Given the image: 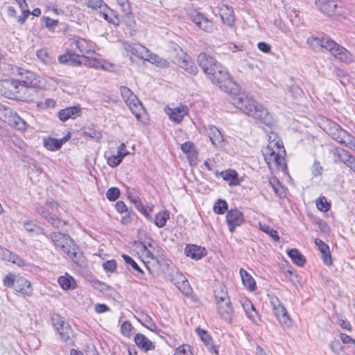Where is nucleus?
Here are the masks:
<instances>
[{
    "label": "nucleus",
    "mask_w": 355,
    "mask_h": 355,
    "mask_svg": "<svg viewBox=\"0 0 355 355\" xmlns=\"http://www.w3.org/2000/svg\"><path fill=\"white\" fill-rule=\"evenodd\" d=\"M198 62L214 84L231 95L232 102L236 107L267 125L272 124L273 119L268 110L252 97L239 92L237 85L233 82L228 72L212 56L201 53L198 56Z\"/></svg>",
    "instance_id": "obj_1"
},
{
    "label": "nucleus",
    "mask_w": 355,
    "mask_h": 355,
    "mask_svg": "<svg viewBox=\"0 0 355 355\" xmlns=\"http://www.w3.org/2000/svg\"><path fill=\"white\" fill-rule=\"evenodd\" d=\"M262 154L270 170L286 168L284 160L286 150L282 141L275 133L270 132L268 135V144L267 146L263 148Z\"/></svg>",
    "instance_id": "obj_2"
},
{
    "label": "nucleus",
    "mask_w": 355,
    "mask_h": 355,
    "mask_svg": "<svg viewBox=\"0 0 355 355\" xmlns=\"http://www.w3.org/2000/svg\"><path fill=\"white\" fill-rule=\"evenodd\" d=\"M49 238L53 244L66 253L74 263L79 266L85 263L84 257L78 252V246L69 236L60 232H53L49 235Z\"/></svg>",
    "instance_id": "obj_3"
},
{
    "label": "nucleus",
    "mask_w": 355,
    "mask_h": 355,
    "mask_svg": "<svg viewBox=\"0 0 355 355\" xmlns=\"http://www.w3.org/2000/svg\"><path fill=\"white\" fill-rule=\"evenodd\" d=\"M120 92L123 101L129 107L132 113L138 121H141V113L143 111V106L139 98L125 86H121Z\"/></svg>",
    "instance_id": "obj_4"
},
{
    "label": "nucleus",
    "mask_w": 355,
    "mask_h": 355,
    "mask_svg": "<svg viewBox=\"0 0 355 355\" xmlns=\"http://www.w3.org/2000/svg\"><path fill=\"white\" fill-rule=\"evenodd\" d=\"M58 205L54 201L46 202L44 207L37 209L38 213L46 219L54 227L60 228L65 225V222L59 219L55 212L58 211Z\"/></svg>",
    "instance_id": "obj_5"
},
{
    "label": "nucleus",
    "mask_w": 355,
    "mask_h": 355,
    "mask_svg": "<svg viewBox=\"0 0 355 355\" xmlns=\"http://www.w3.org/2000/svg\"><path fill=\"white\" fill-rule=\"evenodd\" d=\"M173 62L189 74H196L197 72V68L190 56L182 51L177 53L173 59Z\"/></svg>",
    "instance_id": "obj_6"
},
{
    "label": "nucleus",
    "mask_w": 355,
    "mask_h": 355,
    "mask_svg": "<svg viewBox=\"0 0 355 355\" xmlns=\"http://www.w3.org/2000/svg\"><path fill=\"white\" fill-rule=\"evenodd\" d=\"M270 303L272 306L275 314L279 322L286 327H290L291 324V320L288 316L287 311L279 300L276 297H271Z\"/></svg>",
    "instance_id": "obj_7"
},
{
    "label": "nucleus",
    "mask_w": 355,
    "mask_h": 355,
    "mask_svg": "<svg viewBox=\"0 0 355 355\" xmlns=\"http://www.w3.org/2000/svg\"><path fill=\"white\" fill-rule=\"evenodd\" d=\"M329 42L330 46L327 50L333 56L345 62H350L352 60L351 53L345 48L340 46L333 40Z\"/></svg>",
    "instance_id": "obj_8"
},
{
    "label": "nucleus",
    "mask_w": 355,
    "mask_h": 355,
    "mask_svg": "<svg viewBox=\"0 0 355 355\" xmlns=\"http://www.w3.org/2000/svg\"><path fill=\"white\" fill-rule=\"evenodd\" d=\"M19 86L17 80H4L1 83L0 90L5 96L13 98L19 93Z\"/></svg>",
    "instance_id": "obj_9"
},
{
    "label": "nucleus",
    "mask_w": 355,
    "mask_h": 355,
    "mask_svg": "<svg viewBox=\"0 0 355 355\" xmlns=\"http://www.w3.org/2000/svg\"><path fill=\"white\" fill-rule=\"evenodd\" d=\"M164 112L171 121L180 123L183 120L184 117L188 114L189 108L184 105H181L174 108L166 106L164 107Z\"/></svg>",
    "instance_id": "obj_10"
},
{
    "label": "nucleus",
    "mask_w": 355,
    "mask_h": 355,
    "mask_svg": "<svg viewBox=\"0 0 355 355\" xmlns=\"http://www.w3.org/2000/svg\"><path fill=\"white\" fill-rule=\"evenodd\" d=\"M315 3L318 10L327 16L339 13L338 9L340 8V6H338L334 0H316Z\"/></svg>",
    "instance_id": "obj_11"
},
{
    "label": "nucleus",
    "mask_w": 355,
    "mask_h": 355,
    "mask_svg": "<svg viewBox=\"0 0 355 355\" xmlns=\"http://www.w3.org/2000/svg\"><path fill=\"white\" fill-rule=\"evenodd\" d=\"M329 37L322 35H311L306 40V44L314 51H320L322 49L327 50L331 42Z\"/></svg>",
    "instance_id": "obj_12"
},
{
    "label": "nucleus",
    "mask_w": 355,
    "mask_h": 355,
    "mask_svg": "<svg viewBox=\"0 0 355 355\" xmlns=\"http://www.w3.org/2000/svg\"><path fill=\"white\" fill-rule=\"evenodd\" d=\"M122 46L127 54H130L131 55L143 60L146 58V54L148 53V49L141 44H132L127 42H122Z\"/></svg>",
    "instance_id": "obj_13"
},
{
    "label": "nucleus",
    "mask_w": 355,
    "mask_h": 355,
    "mask_svg": "<svg viewBox=\"0 0 355 355\" xmlns=\"http://www.w3.org/2000/svg\"><path fill=\"white\" fill-rule=\"evenodd\" d=\"M226 220L229 226V230L233 232L235 227L241 225L243 222V214L237 209L229 211L226 215Z\"/></svg>",
    "instance_id": "obj_14"
},
{
    "label": "nucleus",
    "mask_w": 355,
    "mask_h": 355,
    "mask_svg": "<svg viewBox=\"0 0 355 355\" xmlns=\"http://www.w3.org/2000/svg\"><path fill=\"white\" fill-rule=\"evenodd\" d=\"M218 313L223 320H226L228 323H232L233 315V308L230 300L222 302L217 304Z\"/></svg>",
    "instance_id": "obj_15"
},
{
    "label": "nucleus",
    "mask_w": 355,
    "mask_h": 355,
    "mask_svg": "<svg viewBox=\"0 0 355 355\" xmlns=\"http://www.w3.org/2000/svg\"><path fill=\"white\" fill-rule=\"evenodd\" d=\"M211 144L216 147H222L224 143V138L220 131L214 125H210L206 128Z\"/></svg>",
    "instance_id": "obj_16"
},
{
    "label": "nucleus",
    "mask_w": 355,
    "mask_h": 355,
    "mask_svg": "<svg viewBox=\"0 0 355 355\" xmlns=\"http://www.w3.org/2000/svg\"><path fill=\"white\" fill-rule=\"evenodd\" d=\"M58 61L60 64H68L71 66H79L83 62L80 60V56L70 50L59 55Z\"/></svg>",
    "instance_id": "obj_17"
},
{
    "label": "nucleus",
    "mask_w": 355,
    "mask_h": 355,
    "mask_svg": "<svg viewBox=\"0 0 355 355\" xmlns=\"http://www.w3.org/2000/svg\"><path fill=\"white\" fill-rule=\"evenodd\" d=\"M184 254L191 259L199 260L207 254V252L204 248L193 244H189L185 247Z\"/></svg>",
    "instance_id": "obj_18"
},
{
    "label": "nucleus",
    "mask_w": 355,
    "mask_h": 355,
    "mask_svg": "<svg viewBox=\"0 0 355 355\" xmlns=\"http://www.w3.org/2000/svg\"><path fill=\"white\" fill-rule=\"evenodd\" d=\"M220 16L223 22L229 26H232L234 23V14L233 10L227 5L222 4L219 7Z\"/></svg>",
    "instance_id": "obj_19"
},
{
    "label": "nucleus",
    "mask_w": 355,
    "mask_h": 355,
    "mask_svg": "<svg viewBox=\"0 0 355 355\" xmlns=\"http://www.w3.org/2000/svg\"><path fill=\"white\" fill-rule=\"evenodd\" d=\"M20 81L26 87H37L39 85L37 76L29 71L23 70L19 73Z\"/></svg>",
    "instance_id": "obj_20"
},
{
    "label": "nucleus",
    "mask_w": 355,
    "mask_h": 355,
    "mask_svg": "<svg viewBox=\"0 0 355 355\" xmlns=\"http://www.w3.org/2000/svg\"><path fill=\"white\" fill-rule=\"evenodd\" d=\"M15 290L27 296H31L33 293L31 282L23 277L17 279Z\"/></svg>",
    "instance_id": "obj_21"
},
{
    "label": "nucleus",
    "mask_w": 355,
    "mask_h": 355,
    "mask_svg": "<svg viewBox=\"0 0 355 355\" xmlns=\"http://www.w3.org/2000/svg\"><path fill=\"white\" fill-rule=\"evenodd\" d=\"M135 342L139 348L144 352L154 349L155 346L147 337L142 334H137L135 336Z\"/></svg>",
    "instance_id": "obj_22"
},
{
    "label": "nucleus",
    "mask_w": 355,
    "mask_h": 355,
    "mask_svg": "<svg viewBox=\"0 0 355 355\" xmlns=\"http://www.w3.org/2000/svg\"><path fill=\"white\" fill-rule=\"evenodd\" d=\"M335 154L338 155V159L346 163L355 172V157L350 155L348 151L338 148L335 150Z\"/></svg>",
    "instance_id": "obj_23"
},
{
    "label": "nucleus",
    "mask_w": 355,
    "mask_h": 355,
    "mask_svg": "<svg viewBox=\"0 0 355 355\" xmlns=\"http://www.w3.org/2000/svg\"><path fill=\"white\" fill-rule=\"evenodd\" d=\"M80 110L76 107H69L61 110L58 113L60 121H66L69 119H76L80 115Z\"/></svg>",
    "instance_id": "obj_24"
},
{
    "label": "nucleus",
    "mask_w": 355,
    "mask_h": 355,
    "mask_svg": "<svg viewBox=\"0 0 355 355\" xmlns=\"http://www.w3.org/2000/svg\"><path fill=\"white\" fill-rule=\"evenodd\" d=\"M76 48L84 53L94 52L95 46L93 42L87 41L83 38H78L74 41Z\"/></svg>",
    "instance_id": "obj_25"
},
{
    "label": "nucleus",
    "mask_w": 355,
    "mask_h": 355,
    "mask_svg": "<svg viewBox=\"0 0 355 355\" xmlns=\"http://www.w3.org/2000/svg\"><path fill=\"white\" fill-rule=\"evenodd\" d=\"M144 60L159 67L166 68L169 67V63L166 59L160 58L156 54L150 53L149 50L148 53L146 54V58H144Z\"/></svg>",
    "instance_id": "obj_26"
},
{
    "label": "nucleus",
    "mask_w": 355,
    "mask_h": 355,
    "mask_svg": "<svg viewBox=\"0 0 355 355\" xmlns=\"http://www.w3.org/2000/svg\"><path fill=\"white\" fill-rule=\"evenodd\" d=\"M240 275L244 286L250 291H254L256 288V282L253 277L243 268L240 269Z\"/></svg>",
    "instance_id": "obj_27"
},
{
    "label": "nucleus",
    "mask_w": 355,
    "mask_h": 355,
    "mask_svg": "<svg viewBox=\"0 0 355 355\" xmlns=\"http://www.w3.org/2000/svg\"><path fill=\"white\" fill-rule=\"evenodd\" d=\"M198 335L200 336L201 340L207 346L208 349L216 354H218V349L215 345L211 343V338L208 333L200 328L196 329Z\"/></svg>",
    "instance_id": "obj_28"
},
{
    "label": "nucleus",
    "mask_w": 355,
    "mask_h": 355,
    "mask_svg": "<svg viewBox=\"0 0 355 355\" xmlns=\"http://www.w3.org/2000/svg\"><path fill=\"white\" fill-rule=\"evenodd\" d=\"M220 175L225 180L229 182L230 186H236L240 183L238 173L234 170H226L221 172Z\"/></svg>",
    "instance_id": "obj_29"
},
{
    "label": "nucleus",
    "mask_w": 355,
    "mask_h": 355,
    "mask_svg": "<svg viewBox=\"0 0 355 355\" xmlns=\"http://www.w3.org/2000/svg\"><path fill=\"white\" fill-rule=\"evenodd\" d=\"M67 140V137H64L62 139H55L53 138H48L44 140V147L50 150H59L64 142Z\"/></svg>",
    "instance_id": "obj_30"
},
{
    "label": "nucleus",
    "mask_w": 355,
    "mask_h": 355,
    "mask_svg": "<svg viewBox=\"0 0 355 355\" xmlns=\"http://www.w3.org/2000/svg\"><path fill=\"white\" fill-rule=\"evenodd\" d=\"M62 325L57 330L62 340L65 343H69L72 340L73 331L68 323L64 322Z\"/></svg>",
    "instance_id": "obj_31"
},
{
    "label": "nucleus",
    "mask_w": 355,
    "mask_h": 355,
    "mask_svg": "<svg viewBox=\"0 0 355 355\" xmlns=\"http://www.w3.org/2000/svg\"><path fill=\"white\" fill-rule=\"evenodd\" d=\"M242 306L248 318L253 322H257V312L256 311L252 303L248 300H245L242 302Z\"/></svg>",
    "instance_id": "obj_32"
},
{
    "label": "nucleus",
    "mask_w": 355,
    "mask_h": 355,
    "mask_svg": "<svg viewBox=\"0 0 355 355\" xmlns=\"http://www.w3.org/2000/svg\"><path fill=\"white\" fill-rule=\"evenodd\" d=\"M58 283L64 290L73 289L76 285L75 279L67 273L59 277Z\"/></svg>",
    "instance_id": "obj_33"
},
{
    "label": "nucleus",
    "mask_w": 355,
    "mask_h": 355,
    "mask_svg": "<svg viewBox=\"0 0 355 355\" xmlns=\"http://www.w3.org/2000/svg\"><path fill=\"white\" fill-rule=\"evenodd\" d=\"M288 256L292 259L293 262L299 266H302L306 261L304 256L295 248L291 249L288 252Z\"/></svg>",
    "instance_id": "obj_34"
},
{
    "label": "nucleus",
    "mask_w": 355,
    "mask_h": 355,
    "mask_svg": "<svg viewBox=\"0 0 355 355\" xmlns=\"http://www.w3.org/2000/svg\"><path fill=\"white\" fill-rule=\"evenodd\" d=\"M215 298L217 304L230 300L226 288L224 285H219L215 290Z\"/></svg>",
    "instance_id": "obj_35"
},
{
    "label": "nucleus",
    "mask_w": 355,
    "mask_h": 355,
    "mask_svg": "<svg viewBox=\"0 0 355 355\" xmlns=\"http://www.w3.org/2000/svg\"><path fill=\"white\" fill-rule=\"evenodd\" d=\"M10 123L12 126H14L17 130L23 132L26 130L28 127L26 121L17 115L12 116L10 121Z\"/></svg>",
    "instance_id": "obj_36"
},
{
    "label": "nucleus",
    "mask_w": 355,
    "mask_h": 355,
    "mask_svg": "<svg viewBox=\"0 0 355 355\" xmlns=\"http://www.w3.org/2000/svg\"><path fill=\"white\" fill-rule=\"evenodd\" d=\"M139 321L149 330L156 332L157 327L153 321L152 318L148 315H141Z\"/></svg>",
    "instance_id": "obj_37"
},
{
    "label": "nucleus",
    "mask_w": 355,
    "mask_h": 355,
    "mask_svg": "<svg viewBox=\"0 0 355 355\" xmlns=\"http://www.w3.org/2000/svg\"><path fill=\"white\" fill-rule=\"evenodd\" d=\"M169 218V213L166 211L159 212L154 219V223L158 227H162L166 225V220Z\"/></svg>",
    "instance_id": "obj_38"
},
{
    "label": "nucleus",
    "mask_w": 355,
    "mask_h": 355,
    "mask_svg": "<svg viewBox=\"0 0 355 355\" xmlns=\"http://www.w3.org/2000/svg\"><path fill=\"white\" fill-rule=\"evenodd\" d=\"M259 229L272 237L274 241H278L279 240L278 232L275 230L271 228L269 225L259 223Z\"/></svg>",
    "instance_id": "obj_39"
},
{
    "label": "nucleus",
    "mask_w": 355,
    "mask_h": 355,
    "mask_svg": "<svg viewBox=\"0 0 355 355\" xmlns=\"http://www.w3.org/2000/svg\"><path fill=\"white\" fill-rule=\"evenodd\" d=\"M84 64L87 67L99 69L101 60L89 56H83Z\"/></svg>",
    "instance_id": "obj_40"
},
{
    "label": "nucleus",
    "mask_w": 355,
    "mask_h": 355,
    "mask_svg": "<svg viewBox=\"0 0 355 355\" xmlns=\"http://www.w3.org/2000/svg\"><path fill=\"white\" fill-rule=\"evenodd\" d=\"M214 211L218 214H223L227 209V203L223 200L218 199L214 205Z\"/></svg>",
    "instance_id": "obj_41"
},
{
    "label": "nucleus",
    "mask_w": 355,
    "mask_h": 355,
    "mask_svg": "<svg viewBox=\"0 0 355 355\" xmlns=\"http://www.w3.org/2000/svg\"><path fill=\"white\" fill-rule=\"evenodd\" d=\"M24 227L25 230L29 233H33L35 232H38V231H40L42 234H44V232L42 231V229H41L32 220L24 222Z\"/></svg>",
    "instance_id": "obj_42"
},
{
    "label": "nucleus",
    "mask_w": 355,
    "mask_h": 355,
    "mask_svg": "<svg viewBox=\"0 0 355 355\" xmlns=\"http://www.w3.org/2000/svg\"><path fill=\"white\" fill-rule=\"evenodd\" d=\"M173 355H192L191 347L186 344L180 345L175 349Z\"/></svg>",
    "instance_id": "obj_43"
},
{
    "label": "nucleus",
    "mask_w": 355,
    "mask_h": 355,
    "mask_svg": "<svg viewBox=\"0 0 355 355\" xmlns=\"http://www.w3.org/2000/svg\"><path fill=\"white\" fill-rule=\"evenodd\" d=\"M316 206L322 211H327L330 209V205L325 197L319 198L316 200Z\"/></svg>",
    "instance_id": "obj_44"
},
{
    "label": "nucleus",
    "mask_w": 355,
    "mask_h": 355,
    "mask_svg": "<svg viewBox=\"0 0 355 355\" xmlns=\"http://www.w3.org/2000/svg\"><path fill=\"white\" fill-rule=\"evenodd\" d=\"M16 276L13 273H9L6 276L4 277L3 279V285L6 287L11 288L15 287L16 284Z\"/></svg>",
    "instance_id": "obj_45"
},
{
    "label": "nucleus",
    "mask_w": 355,
    "mask_h": 355,
    "mask_svg": "<svg viewBox=\"0 0 355 355\" xmlns=\"http://www.w3.org/2000/svg\"><path fill=\"white\" fill-rule=\"evenodd\" d=\"M37 56L44 63L49 64L52 61L51 57L46 49H40L37 51Z\"/></svg>",
    "instance_id": "obj_46"
},
{
    "label": "nucleus",
    "mask_w": 355,
    "mask_h": 355,
    "mask_svg": "<svg viewBox=\"0 0 355 355\" xmlns=\"http://www.w3.org/2000/svg\"><path fill=\"white\" fill-rule=\"evenodd\" d=\"M84 135L96 141H100L102 139L101 132L94 129H88L84 131Z\"/></svg>",
    "instance_id": "obj_47"
},
{
    "label": "nucleus",
    "mask_w": 355,
    "mask_h": 355,
    "mask_svg": "<svg viewBox=\"0 0 355 355\" xmlns=\"http://www.w3.org/2000/svg\"><path fill=\"white\" fill-rule=\"evenodd\" d=\"M202 22L199 24L198 26L206 31V32H212V31L214 30V24H213V22L212 21H211L210 19H207V17L203 20L202 21Z\"/></svg>",
    "instance_id": "obj_48"
},
{
    "label": "nucleus",
    "mask_w": 355,
    "mask_h": 355,
    "mask_svg": "<svg viewBox=\"0 0 355 355\" xmlns=\"http://www.w3.org/2000/svg\"><path fill=\"white\" fill-rule=\"evenodd\" d=\"M42 172V169L40 167H38L37 166H34L33 168H31L28 170V175L30 177V179L33 182H35L38 180L37 177L39 175H40Z\"/></svg>",
    "instance_id": "obj_49"
},
{
    "label": "nucleus",
    "mask_w": 355,
    "mask_h": 355,
    "mask_svg": "<svg viewBox=\"0 0 355 355\" xmlns=\"http://www.w3.org/2000/svg\"><path fill=\"white\" fill-rule=\"evenodd\" d=\"M123 157L117 153L116 155H112L107 158V162L109 166L115 167L118 166L123 160Z\"/></svg>",
    "instance_id": "obj_50"
},
{
    "label": "nucleus",
    "mask_w": 355,
    "mask_h": 355,
    "mask_svg": "<svg viewBox=\"0 0 355 355\" xmlns=\"http://www.w3.org/2000/svg\"><path fill=\"white\" fill-rule=\"evenodd\" d=\"M119 194L120 191L118 188L112 187L107 190L106 196L110 200L114 201L119 198Z\"/></svg>",
    "instance_id": "obj_51"
},
{
    "label": "nucleus",
    "mask_w": 355,
    "mask_h": 355,
    "mask_svg": "<svg viewBox=\"0 0 355 355\" xmlns=\"http://www.w3.org/2000/svg\"><path fill=\"white\" fill-rule=\"evenodd\" d=\"M269 183H270V186L272 187V189H273L274 192L275 193V194L277 196H280L282 195V193H281L282 187H281L279 180L275 178H272L270 179Z\"/></svg>",
    "instance_id": "obj_52"
},
{
    "label": "nucleus",
    "mask_w": 355,
    "mask_h": 355,
    "mask_svg": "<svg viewBox=\"0 0 355 355\" xmlns=\"http://www.w3.org/2000/svg\"><path fill=\"white\" fill-rule=\"evenodd\" d=\"M181 149L184 153L187 154L192 153L193 155H195V150L196 148L195 145L192 142L187 141L181 145Z\"/></svg>",
    "instance_id": "obj_53"
},
{
    "label": "nucleus",
    "mask_w": 355,
    "mask_h": 355,
    "mask_svg": "<svg viewBox=\"0 0 355 355\" xmlns=\"http://www.w3.org/2000/svg\"><path fill=\"white\" fill-rule=\"evenodd\" d=\"M84 3L89 8L92 9L100 8L103 4V0H83Z\"/></svg>",
    "instance_id": "obj_54"
},
{
    "label": "nucleus",
    "mask_w": 355,
    "mask_h": 355,
    "mask_svg": "<svg viewBox=\"0 0 355 355\" xmlns=\"http://www.w3.org/2000/svg\"><path fill=\"white\" fill-rule=\"evenodd\" d=\"M340 143L349 148H355V137L349 133H347Z\"/></svg>",
    "instance_id": "obj_55"
},
{
    "label": "nucleus",
    "mask_w": 355,
    "mask_h": 355,
    "mask_svg": "<svg viewBox=\"0 0 355 355\" xmlns=\"http://www.w3.org/2000/svg\"><path fill=\"white\" fill-rule=\"evenodd\" d=\"M103 267L107 272H113L116 269V263L114 260H109L103 263Z\"/></svg>",
    "instance_id": "obj_56"
},
{
    "label": "nucleus",
    "mask_w": 355,
    "mask_h": 355,
    "mask_svg": "<svg viewBox=\"0 0 355 355\" xmlns=\"http://www.w3.org/2000/svg\"><path fill=\"white\" fill-rule=\"evenodd\" d=\"M122 257L123 258L124 261H125V263L127 264L130 265L132 267V268L139 271L141 273H143L142 270L139 268V266L137 265V263L130 256L123 254L122 256Z\"/></svg>",
    "instance_id": "obj_57"
},
{
    "label": "nucleus",
    "mask_w": 355,
    "mask_h": 355,
    "mask_svg": "<svg viewBox=\"0 0 355 355\" xmlns=\"http://www.w3.org/2000/svg\"><path fill=\"white\" fill-rule=\"evenodd\" d=\"M274 24L279 30L284 33H288L289 31L288 27L279 18L275 19Z\"/></svg>",
    "instance_id": "obj_58"
},
{
    "label": "nucleus",
    "mask_w": 355,
    "mask_h": 355,
    "mask_svg": "<svg viewBox=\"0 0 355 355\" xmlns=\"http://www.w3.org/2000/svg\"><path fill=\"white\" fill-rule=\"evenodd\" d=\"M132 328L133 327L131 323L128 321H125L122 324L121 327V333L123 335L129 336L132 330Z\"/></svg>",
    "instance_id": "obj_59"
},
{
    "label": "nucleus",
    "mask_w": 355,
    "mask_h": 355,
    "mask_svg": "<svg viewBox=\"0 0 355 355\" xmlns=\"http://www.w3.org/2000/svg\"><path fill=\"white\" fill-rule=\"evenodd\" d=\"M191 19L193 20V21L198 26L200 24L205 18L204 15L199 13V12H194L193 14L190 15Z\"/></svg>",
    "instance_id": "obj_60"
},
{
    "label": "nucleus",
    "mask_w": 355,
    "mask_h": 355,
    "mask_svg": "<svg viewBox=\"0 0 355 355\" xmlns=\"http://www.w3.org/2000/svg\"><path fill=\"white\" fill-rule=\"evenodd\" d=\"M117 3L121 8L124 14L127 15L130 12V6L128 0H116Z\"/></svg>",
    "instance_id": "obj_61"
},
{
    "label": "nucleus",
    "mask_w": 355,
    "mask_h": 355,
    "mask_svg": "<svg viewBox=\"0 0 355 355\" xmlns=\"http://www.w3.org/2000/svg\"><path fill=\"white\" fill-rule=\"evenodd\" d=\"M52 322L53 325L56 328V329H58L59 327L62 326V324H63L65 321L60 315L55 314L52 317Z\"/></svg>",
    "instance_id": "obj_62"
},
{
    "label": "nucleus",
    "mask_w": 355,
    "mask_h": 355,
    "mask_svg": "<svg viewBox=\"0 0 355 355\" xmlns=\"http://www.w3.org/2000/svg\"><path fill=\"white\" fill-rule=\"evenodd\" d=\"M329 347L331 351L336 354H338V349L344 350V347L340 345L339 340L336 339L329 343Z\"/></svg>",
    "instance_id": "obj_63"
},
{
    "label": "nucleus",
    "mask_w": 355,
    "mask_h": 355,
    "mask_svg": "<svg viewBox=\"0 0 355 355\" xmlns=\"http://www.w3.org/2000/svg\"><path fill=\"white\" fill-rule=\"evenodd\" d=\"M322 170H323V168H322V166L317 161H315L313 163V164L311 167V172L314 176L320 175L322 174Z\"/></svg>",
    "instance_id": "obj_64"
}]
</instances>
